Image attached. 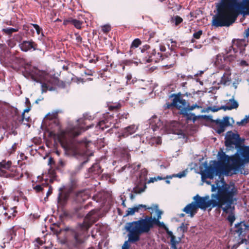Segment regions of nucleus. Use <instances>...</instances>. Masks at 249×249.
<instances>
[{
  "label": "nucleus",
  "mask_w": 249,
  "mask_h": 249,
  "mask_svg": "<svg viewBox=\"0 0 249 249\" xmlns=\"http://www.w3.org/2000/svg\"><path fill=\"white\" fill-rule=\"evenodd\" d=\"M17 148V143H14L13 144V145L12 146L11 148L9 149V152L10 154H12L16 151Z\"/></svg>",
  "instance_id": "55"
},
{
  "label": "nucleus",
  "mask_w": 249,
  "mask_h": 249,
  "mask_svg": "<svg viewBox=\"0 0 249 249\" xmlns=\"http://www.w3.org/2000/svg\"><path fill=\"white\" fill-rule=\"evenodd\" d=\"M226 56H224L222 54H218L216 56L215 61V64L217 66H220L222 67L224 66L225 65L227 64L226 60Z\"/></svg>",
  "instance_id": "30"
},
{
  "label": "nucleus",
  "mask_w": 249,
  "mask_h": 249,
  "mask_svg": "<svg viewBox=\"0 0 249 249\" xmlns=\"http://www.w3.org/2000/svg\"><path fill=\"white\" fill-rule=\"evenodd\" d=\"M215 6L216 13L212 20L215 27H229L239 15H249V0H220Z\"/></svg>",
  "instance_id": "1"
},
{
  "label": "nucleus",
  "mask_w": 249,
  "mask_h": 249,
  "mask_svg": "<svg viewBox=\"0 0 249 249\" xmlns=\"http://www.w3.org/2000/svg\"><path fill=\"white\" fill-rule=\"evenodd\" d=\"M74 18H69L68 19H65L63 21V25H67L69 24H72Z\"/></svg>",
  "instance_id": "52"
},
{
  "label": "nucleus",
  "mask_w": 249,
  "mask_h": 249,
  "mask_svg": "<svg viewBox=\"0 0 249 249\" xmlns=\"http://www.w3.org/2000/svg\"><path fill=\"white\" fill-rule=\"evenodd\" d=\"M195 201L188 204L183 209V211L189 215L191 217L197 213L198 208L206 210L210 208L209 205L205 202V198H201L198 195H196L193 198Z\"/></svg>",
  "instance_id": "7"
},
{
  "label": "nucleus",
  "mask_w": 249,
  "mask_h": 249,
  "mask_svg": "<svg viewBox=\"0 0 249 249\" xmlns=\"http://www.w3.org/2000/svg\"><path fill=\"white\" fill-rule=\"evenodd\" d=\"M226 60L227 64L229 63L234 61L235 60V59L236 58V57L233 55H229L226 56Z\"/></svg>",
  "instance_id": "49"
},
{
  "label": "nucleus",
  "mask_w": 249,
  "mask_h": 249,
  "mask_svg": "<svg viewBox=\"0 0 249 249\" xmlns=\"http://www.w3.org/2000/svg\"><path fill=\"white\" fill-rule=\"evenodd\" d=\"M234 204V202L231 205V208L227 210V212H223L226 213H229V215L228 216L227 219L230 222V226H231L233 224V223L235 220V217L234 213V211L235 210V207L233 206Z\"/></svg>",
  "instance_id": "22"
},
{
  "label": "nucleus",
  "mask_w": 249,
  "mask_h": 249,
  "mask_svg": "<svg viewBox=\"0 0 249 249\" xmlns=\"http://www.w3.org/2000/svg\"><path fill=\"white\" fill-rule=\"evenodd\" d=\"M104 119L100 121L96 125V127L104 130L105 128L109 127L113 122V117L107 113L105 115Z\"/></svg>",
  "instance_id": "14"
},
{
  "label": "nucleus",
  "mask_w": 249,
  "mask_h": 249,
  "mask_svg": "<svg viewBox=\"0 0 249 249\" xmlns=\"http://www.w3.org/2000/svg\"><path fill=\"white\" fill-rule=\"evenodd\" d=\"M19 46L21 50L24 52L31 51L32 50L33 51L38 50L37 44L32 39L23 41L19 44Z\"/></svg>",
  "instance_id": "15"
},
{
  "label": "nucleus",
  "mask_w": 249,
  "mask_h": 249,
  "mask_svg": "<svg viewBox=\"0 0 249 249\" xmlns=\"http://www.w3.org/2000/svg\"><path fill=\"white\" fill-rule=\"evenodd\" d=\"M142 43L141 40L139 38L135 39L132 42L131 45V49L138 47Z\"/></svg>",
  "instance_id": "42"
},
{
  "label": "nucleus",
  "mask_w": 249,
  "mask_h": 249,
  "mask_svg": "<svg viewBox=\"0 0 249 249\" xmlns=\"http://www.w3.org/2000/svg\"><path fill=\"white\" fill-rule=\"evenodd\" d=\"M83 23L84 22L83 21L74 19L72 25H73L76 29H81Z\"/></svg>",
  "instance_id": "38"
},
{
  "label": "nucleus",
  "mask_w": 249,
  "mask_h": 249,
  "mask_svg": "<svg viewBox=\"0 0 249 249\" xmlns=\"http://www.w3.org/2000/svg\"><path fill=\"white\" fill-rule=\"evenodd\" d=\"M225 144L226 146L235 145L238 146L241 143V140L239 135L237 133H234L231 131L227 132L226 136Z\"/></svg>",
  "instance_id": "10"
},
{
  "label": "nucleus",
  "mask_w": 249,
  "mask_h": 249,
  "mask_svg": "<svg viewBox=\"0 0 249 249\" xmlns=\"http://www.w3.org/2000/svg\"><path fill=\"white\" fill-rule=\"evenodd\" d=\"M57 113L54 112L52 114L48 113L46 117L47 119H49L51 121V124H53L54 125L57 127L58 129L60 128V122L57 118Z\"/></svg>",
  "instance_id": "21"
},
{
  "label": "nucleus",
  "mask_w": 249,
  "mask_h": 249,
  "mask_svg": "<svg viewBox=\"0 0 249 249\" xmlns=\"http://www.w3.org/2000/svg\"><path fill=\"white\" fill-rule=\"evenodd\" d=\"M128 237L129 238V236H128ZM128 242H130L129 241V239L128 241H126L124 242V244H123L122 246V249H129L130 248V245L128 244Z\"/></svg>",
  "instance_id": "59"
},
{
  "label": "nucleus",
  "mask_w": 249,
  "mask_h": 249,
  "mask_svg": "<svg viewBox=\"0 0 249 249\" xmlns=\"http://www.w3.org/2000/svg\"><path fill=\"white\" fill-rule=\"evenodd\" d=\"M30 107H28L25 109H24V111L22 113L21 115H16L15 118L16 123L20 124H23V122H24L25 113L29 112L30 110Z\"/></svg>",
  "instance_id": "32"
},
{
  "label": "nucleus",
  "mask_w": 249,
  "mask_h": 249,
  "mask_svg": "<svg viewBox=\"0 0 249 249\" xmlns=\"http://www.w3.org/2000/svg\"><path fill=\"white\" fill-rule=\"evenodd\" d=\"M170 22L175 26H178L183 22V19L179 16H173L170 18Z\"/></svg>",
  "instance_id": "33"
},
{
  "label": "nucleus",
  "mask_w": 249,
  "mask_h": 249,
  "mask_svg": "<svg viewBox=\"0 0 249 249\" xmlns=\"http://www.w3.org/2000/svg\"><path fill=\"white\" fill-rule=\"evenodd\" d=\"M132 208L134 213L135 212H138L139 210H140L141 208H144L145 210L152 209V207H147V206L143 204H140L138 206L134 207Z\"/></svg>",
  "instance_id": "40"
},
{
  "label": "nucleus",
  "mask_w": 249,
  "mask_h": 249,
  "mask_svg": "<svg viewBox=\"0 0 249 249\" xmlns=\"http://www.w3.org/2000/svg\"><path fill=\"white\" fill-rule=\"evenodd\" d=\"M231 79L230 76L227 73H224L223 75L222 76L220 80V83L223 85H226L228 82L230 81Z\"/></svg>",
  "instance_id": "39"
},
{
  "label": "nucleus",
  "mask_w": 249,
  "mask_h": 249,
  "mask_svg": "<svg viewBox=\"0 0 249 249\" xmlns=\"http://www.w3.org/2000/svg\"><path fill=\"white\" fill-rule=\"evenodd\" d=\"M134 214L133 210L132 208H129L126 212V214L124 216H127L130 215H133Z\"/></svg>",
  "instance_id": "57"
},
{
  "label": "nucleus",
  "mask_w": 249,
  "mask_h": 249,
  "mask_svg": "<svg viewBox=\"0 0 249 249\" xmlns=\"http://www.w3.org/2000/svg\"><path fill=\"white\" fill-rule=\"evenodd\" d=\"M150 123L154 131H156L162 125L160 120L157 117H154L152 119H151Z\"/></svg>",
  "instance_id": "28"
},
{
  "label": "nucleus",
  "mask_w": 249,
  "mask_h": 249,
  "mask_svg": "<svg viewBox=\"0 0 249 249\" xmlns=\"http://www.w3.org/2000/svg\"><path fill=\"white\" fill-rule=\"evenodd\" d=\"M66 162L62 160H59L58 164L56 165V169L59 171L61 172L63 168L65 166Z\"/></svg>",
  "instance_id": "41"
},
{
  "label": "nucleus",
  "mask_w": 249,
  "mask_h": 249,
  "mask_svg": "<svg viewBox=\"0 0 249 249\" xmlns=\"http://www.w3.org/2000/svg\"><path fill=\"white\" fill-rule=\"evenodd\" d=\"M76 37V40L77 42L79 43H81L82 41V38L80 36L78 35L77 34H75Z\"/></svg>",
  "instance_id": "61"
},
{
  "label": "nucleus",
  "mask_w": 249,
  "mask_h": 249,
  "mask_svg": "<svg viewBox=\"0 0 249 249\" xmlns=\"http://www.w3.org/2000/svg\"><path fill=\"white\" fill-rule=\"evenodd\" d=\"M213 122L217 125L216 131L219 134L225 131L226 127L230 125L229 118L228 116L224 117L223 120L217 119Z\"/></svg>",
  "instance_id": "12"
},
{
  "label": "nucleus",
  "mask_w": 249,
  "mask_h": 249,
  "mask_svg": "<svg viewBox=\"0 0 249 249\" xmlns=\"http://www.w3.org/2000/svg\"><path fill=\"white\" fill-rule=\"evenodd\" d=\"M60 223H54L53 226L51 227V230L57 235H59L62 231L60 228Z\"/></svg>",
  "instance_id": "34"
},
{
  "label": "nucleus",
  "mask_w": 249,
  "mask_h": 249,
  "mask_svg": "<svg viewBox=\"0 0 249 249\" xmlns=\"http://www.w3.org/2000/svg\"><path fill=\"white\" fill-rule=\"evenodd\" d=\"M31 24L36 29L37 35H39L40 34V33L42 32V28H40L38 25H37L36 24H33V23H31Z\"/></svg>",
  "instance_id": "47"
},
{
  "label": "nucleus",
  "mask_w": 249,
  "mask_h": 249,
  "mask_svg": "<svg viewBox=\"0 0 249 249\" xmlns=\"http://www.w3.org/2000/svg\"><path fill=\"white\" fill-rule=\"evenodd\" d=\"M34 189L36 191V192H40L43 189L42 185H36L34 187Z\"/></svg>",
  "instance_id": "58"
},
{
  "label": "nucleus",
  "mask_w": 249,
  "mask_h": 249,
  "mask_svg": "<svg viewBox=\"0 0 249 249\" xmlns=\"http://www.w3.org/2000/svg\"><path fill=\"white\" fill-rule=\"evenodd\" d=\"M156 181H157L156 178H151L148 181V183L154 182Z\"/></svg>",
  "instance_id": "64"
},
{
  "label": "nucleus",
  "mask_w": 249,
  "mask_h": 249,
  "mask_svg": "<svg viewBox=\"0 0 249 249\" xmlns=\"http://www.w3.org/2000/svg\"><path fill=\"white\" fill-rule=\"evenodd\" d=\"M117 150L118 151H120L122 154H124V155L127 154V153H128L127 148L126 147L117 148Z\"/></svg>",
  "instance_id": "53"
},
{
  "label": "nucleus",
  "mask_w": 249,
  "mask_h": 249,
  "mask_svg": "<svg viewBox=\"0 0 249 249\" xmlns=\"http://www.w3.org/2000/svg\"><path fill=\"white\" fill-rule=\"evenodd\" d=\"M171 97H174L173 101L171 103H166L164 105V108L165 109H170L173 107L180 110L182 107H184L186 105V103L185 100L182 99L179 94H173L171 95Z\"/></svg>",
  "instance_id": "8"
},
{
  "label": "nucleus",
  "mask_w": 249,
  "mask_h": 249,
  "mask_svg": "<svg viewBox=\"0 0 249 249\" xmlns=\"http://www.w3.org/2000/svg\"><path fill=\"white\" fill-rule=\"evenodd\" d=\"M102 30L104 33L107 34L111 30V27L109 25H105L102 27Z\"/></svg>",
  "instance_id": "46"
},
{
  "label": "nucleus",
  "mask_w": 249,
  "mask_h": 249,
  "mask_svg": "<svg viewBox=\"0 0 249 249\" xmlns=\"http://www.w3.org/2000/svg\"><path fill=\"white\" fill-rule=\"evenodd\" d=\"M157 225L163 228L166 233L169 231L168 228L163 222H160L156 217L146 215L144 218H140L137 221L127 222L125 226V229L128 232L129 241L134 243L140 240L142 234L148 233L151 229Z\"/></svg>",
  "instance_id": "3"
},
{
  "label": "nucleus",
  "mask_w": 249,
  "mask_h": 249,
  "mask_svg": "<svg viewBox=\"0 0 249 249\" xmlns=\"http://www.w3.org/2000/svg\"><path fill=\"white\" fill-rule=\"evenodd\" d=\"M121 107V105L120 103H118L116 105H110L108 107V109L110 111H113L115 110H117L120 108Z\"/></svg>",
  "instance_id": "45"
},
{
  "label": "nucleus",
  "mask_w": 249,
  "mask_h": 249,
  "mask_svg": "<svg viewBox=\"0 0 249 249\" xmlns=\"http://www.w3.org/2000/svg\"><path fill=\"white\" fill-rule=\"evenodd\" d=\"M18 28H6L3 29L2 31L7 35H11L13 33L18 32Z\"/></svg>",
  "instance_id": "37"
},
{
  "label": "nucleus",
  "mask_w": 249,
  "mask_h": 249,
  "mask_svg": "<svg viewBox=\"0 0 249 249\" xmlns=\"http://www.w3.org/2000/svg\"><path fill=\"white\" fill-rule=\"evenodd\" d=\"M97 212V211L95 210H92L91 211H90L86 216L85 217V220H87L88 221H89V222H86V221H84V223H83V225H84V226L87 228V229H88L89 228L91 224L90 223V221H92V216L95 214Z\"/></svg>",
  "instance_id": "27"
},
{
  "label": "nucleus",
  "mask_w": 249,
  "mask_h": 249,
  "mask_svg": "<svg viewBox=\"0 0 249 249\" xmlns=\"http://www.w3.org/2000/svg\"><path fill=\"white\" fill-rule=\"evenodd\" d=\"M137 128V127L134 124L130 125L124 128L118 136L119 141H120L122 138H126L129 135L134 134L136 131Z\"/></svg>",
  "instance_id": "17"
},
{
  "label": "nucleus",
  "mask_w": 249,
  "mask_h": 249,
  "mask_svg": "<svg viewBox=\"0 0 249 249\" xmlns=\"http://www.w3.org/2000/svg\"><path fill=\"white\" fill-rule=\"evenodd\" d=\"M74 18H69L68 19H65L63 21V25H67L69 24H72Z\"/></svg>",
  "instance_id": "51"
},
{
  "label": "nucleus",
  "mask_w": 249,
  "mask_h": 249,
  "mask_svg": "<svg viewBox=\"0 0 249 249\" xmlns=\"http://www.w3.org/2000/svg\"><path fill=\"white\" fill-rule=\"evenodd\" d=\"M167 234L171 238L170 243L172 248L173 249H177V245L180 242L181 239L180 238L177 239L176 237L170 231H167Z\"/></svg>",
  "instance_id": "24"
},
{
  "label": "nucleus",
  "mask_w": 249,
  "mask_h": 249,
  "mask_svg": "<svg viewBox=\"0 0 249 249\" xmlns=\"http://www.w3.org/2000/svg\"><path fill=\"white\" fill-rule=\"evenodd\" d=\"M165 60L163 61V67H164L166 69H170L172 68L176 63V57L174 55H170L169 57L163 58Z\"/></svg>",
  "instance_id": "23"
},
{
  "label": "nucleus",
  "mask_w": 249,
  "mask_h": 249,
  "mask_svg": "<svg viewBox=\"0 0 249 249\" xmlns=\"http://www.w3.org/2000/svg\"><path fill=\"white\" fill-rule=\"evenodd\" d=\"M249 228V225L245 221H241L235 224L233 232L234 234H237L238 236H240L243 232L248 230Z\"/></svg>",
  "instance_id": "18"
},
{
  "label": "nucleus",
  "mask_w": 249,
  "mask_h": 249,
  "mask_svg": "<svg viewBox=\"0 0 249 249\" xmlns=\"http://www.w3.org/2000/svg\"><path fill=\"white\" fill-rule=\"evenodd\" d=\"M146 53L147 54L145 57V60L147 62L157 63L160 60H165L162 58V55L161 52L159 51V50H156V49H153L147 52Z\"/></svg>",
  "instance_id": "9"
},
{
  "label": "nucleus",
  "mask_w": 249,
  "mask_h": 249,
  "mask_svg": "<svg viewBox=\"0 0 249 249\" xmlns=\"http://www.w3.org/2000/svg\"><path fill=\"white\" fill-rule=\"evenodd\" d=\"M89 197V191L87 190H82L77 191L75 194V200L79 203H82Z\"/></svg>",
  "instance_id": "19"
},
{
  "label": "nucleus",
  "mask_w": 249,
  "mask_h": 249,
  "mask_svg": "<svg viewBox=\"0 0 249 249\" xmlns=\"http://www.w3.org/2000/svg\"><path fill=\"white\" fill-rule=\"evenodd\" d=\"M248 119H249V117L246 116V117L245 118L243 119L240 123H238V124H242V125H243L245 124H246L248 123Z\"/></svg>",
  "instance_id": "62"
},
{
  "label": "nucleus",
  "mask_w": 249,
  "mask_h": 249,
  "mask_svg": "<svg viewBox=\"0 0 249 249\" xmlns=\"http://www.w3.org/2000/svg\"><path fill=\"white\" fill-rule=\"evenodd\" d=\"M149 48L150 46L148 45H145L143 46L142 48L141 49V52L142 53H144L145 51H147Z\"/></svg>",
  "instance_id": "63"
},
{
  "label": "nucleus",
  "mask_w": 249,
  "mask_h": 249,
  "mask_svg": "<svg viewBox=\"0 0 249 249\" xmlns=\"http://www.w3.org/2000/svg\"><path fill=\"white\" fill-rule=\"evenodd\" d=\"M241 155L246 162L249 161V148L246 147L242 150Z\"/></svg>",
  "instance_id": "35"
},
{
  "label": "nucleus",
  "mask_w": 249,
  "mask_h": 249,
  "mask_svg": "<svg viewBox=\"0 0 249 249\" xmlns=\"http://www.w3.org/2000/svg\"><path fill=\"white\" fill-rule=\"evenodd\" d=\"M146 188V183H144L143 184L142 183H139L137 185H136L135 187L133 188L132 192L135 194H140L143 192H144Z\"/></svg>",
  "instance_id": "31"
},
{
  "label": "nucleus",
  "mask_w": 249,
  "mask_h": 249,
  "mask_svg": "<svg viewBox=\"0 0 249 249\" xmlns=\"http://www.w3.org/2000/svg\"><path fill=\"white\" fill-rule=\"evenodd\" d=\"M48 165L50 167H55L56 164L54 159L52 157H50L48 160Z\"/></svg>",
  "instance_id": "50"
},
{
  "label": "nucleus",
  "mask_w": 249,
  "mask_h": 249,
  "mask_svg": "<svg viewBox=\"0 0 249 249\" xmlns=\"http://www.w3.org/2000/svg\"><path fill=\"white\" fill-rule=\"evenodd\" d=\"M185 106L184 107H182L180 110H181V109H186V111L188 112V111H192L195 108H201V107L200 106L197 105L196 103L191 106L188 105L186 107Z\"/></svg>",
  "instance_id": "36"
},
{
  "label": "nucleus",
  "mask_w": 249,
  "mask_h": 249,
  "mask_svg": "<svg viewBox=\"0 0 249 249\" xmlns=\"http://www.w3.org/2000/svg\"><path fill=\"white\" fill-rule=\"evenodd\" d=\"M91 127L92 126L90 125L85 128L80 124H78L73 127L68 128L65 130L61 131L58 135L57 139L58 142L63 147L66 148L68 145V140L67 138V135L73 137H77L80 135L82 132L85 131Z\"/></svg>",
  "instance_id": "6"
},
{
  "label": "nucleus",
  "mask_w": 249,
  "mask_h": 249,
  "mask_svg": "<svg viewBox=\"0 0 249 249\" xmlns=\"http://www.w3.org/2000/svg\"><path fill=\"white\" fill-rule=\"evenodd\" d=\"M232 164L229 165L227 167V173L226 175H228L230 172L233 169L234 170H238L242 165L245 163V161L244 160L242 159L239 156H236L232 159Z\"/></svg>",
  "instance_id": "11"
},
{
  "label": "nucleus",
  "mask_w": 249,
  "mask_h": 249,
  "mask_svg": "<svg viewBox=\"0 0 249 249\" xmlns=\"http://www.w3.org/2000/svg\"><path fill=\"white\" fill-rule=\"evenodd\" d=\"M70 244L72 247H77L78 245L83 243L84 241L80 233L74 232L73 234V239L70 241Z\"/></svg>",
  "instance_id": "20"
},
{
  "label": "nucleus",
  "mask_w": 249,
  "mask_h": 249,
  "mask_svg": "<svg viewBox=\"0 0 249 249\" xmlns=\"http://www.w3.org/2000/svg\"><path fill=\"white\" fill-rule=\"evenodd\" d=\"M27 73L33 80L41 83L42 92L54 90L56 86L61 88L66 86L65 83L57 77L51 76L46 71L40 70L35 67L30 66Z\"/></svg>",
  "instance_id": "4"
},
{
  "label": "nucleus",
  "mask_w": 249,
  "mask_h": 249,
  "mask_svg": "<svg viewBox=\"0 0 249 249\" xmlns=\"http://www.w3.org/2000/svg\"><path fill=\"white\" fill-rule=\"evenodd\" d=\"M216 193L211 194V199L209 196L201 198H205V202L209 205L211 211L212 208L216 207L218 209H222L223 212H226L227 210L231 208V205L233 202L236 201L234 196L236 195L237 190L234 186H231L229 184L223 182L222 185H218V182L216 184H212L211 191Z\"/></svg>",
  "instance_id": "2"
},
{
  "label": "nucleus",
  "mask_w": 249,
  "mask_h": 249,
  "mask_svg": "<svg viewBox=\"0 0 249 249\" xmlns=\"http://www.w3.org/2000/svg\"><path fill=\"white\" fill-rule=\"evenodd\" d=\"M12 164L10 160H3L0 162V177L5 178L7 176L8 171H9Z\"/></svg>",
  "instance_id": "16"
},
{
  "label": "nucleus",
  "mask_w": 249,
  "mask_h": 249,
  "mask_svg": "<svg viewBox=\"0 0 249 249\" xmlns=\"http://www.w3.org/2000/svg\"><path fill=\"white\" fill-rule=\"evenodd\" d=\"M229 102L231 103V106H222L219 107L220 109H223L226 111L227 110H231L232 109L237 108L238 107V103L233 98L229 100Z\"/></svg>",
  "instance_id": "29"
},
{
  "label": "nucleus",
  "mask_w": 249,
  "mask_h": 249,
  "mask_svg": "<svg viewBox=\"0 0 249 249\" xmlns=\"http://www.w3.org/2000/svg\"><path fill=\"white\" fill-rule=\"evenodd\" d=\"M153 208L155 209L156 213H157V216L156 219L160 220L161 219V215L162 214V212L158 209V205L157 204L153 205Z\"/></svg>",
  "instance_id": "43"
},
{
  "label": "nucleus",
  "mask_w": 249,
  "mask_h": 249,
  "mask_svg": "<svg viewBox=\"0 0 249 249\" xmlns=\"http://www.w3.org/2000/svg\"><path fill=\"white\" fill-rule=\"evenodd\" d=\"M31 121V119L30 117H25V116H24V122H23V123H24V124H26L28 127H30V124L28 123L30 122Z\"/></svg>",
  "instance_id": "54"
},
{
  "label": "nucleus",
  "mask_w": 249,
  "mask_h": 249,
  "mask_svg": "<svg viewBox=\"0 0 249 249\" xmlns=\"http://www.w3.org/2000/svg\"><path fill=\"white\" fill-rule=\"evenodd\" d=\"M7 173V176L5 178H11L15 180H19L23 177L22 169L19 166H12Z\"/></svg>",
  "instance_id": "13"
},
{
  "label": "nucleus",
  "mask_w": 249,
  "mask_h": 249,
  "mask_svg": "<svg viewBox=\"0 0 249 249\" xmlns=\"http://www.w3.org/2000/svg\"><path fill=\"white\" fill-rule=\"evenodd\" d=\"M203 34V31L202 30H199L197 32H196L194 33L193 37L194 38L198 39L200 38L201 36Z\"/></svg>",
  "instance_id": "48"
},
{
  "label": "nucleus",
  "mask_w": 249,
  "mask_h": 249,
  "mask_svg": "<svg viewBox=\"0 0 249 249\" xmlns=\"http://www.w3.org/2000/svg\"><path fill=\"white\" fill-rule=\"evenodd\" d=\"M180 113L185 117L187 120H192L194 123L198 118L201 117V116H196L194 113H188L186 111V109H181Z\"/></svg>",
  "instance_id": "25"
},
{
  "label": "nucleus",
  "mask_w": 249,
  "mask_h": 249,
  "mask_svg": "<svg viewBox=\"0 0 249 249\" xmlns=\"http://www.w3.org/2000/svg\"><path fill=\"white\" fill-rule=\"evenodd\" d=\"M56 169L55 167H50L48 170V174L52 178H55L56 177Z\"/></svg>",
  "instance_id": "44"
},
{
  "label": "nucleus",
  "mask_w": 249,
  "mask_h": 249,
  "mask_svg": "<svg viewBox=\"0 0 249 249\" xmlns=\"http://www.w3.org/2000/svg\"><path fill=\"white\" fill-rule=\"evenodd\" d=\"M128 116L129 114L128 113H124L121 115L120 114L119 117V121L120 122V120L124 118L127 119Z\"/></svg>",
  "instance_id": "60"
},
{
  "label": "nucleus",
  "mask_w": 249,
  "mask_h": 249,
  "mask_svg": "<svg viewBox=\"0 0 249 249\" xmlns=\"http://www.w3.org/2000/svg\"><path fill=\"white\" fill-rule=\"evenodd\" d=\"M15 61L16 63H18L19 65L22 66L24 59H23V58L16 57L15 59Z\"/></svg>",
  "instance_id": "56"
},
{
  "label": "nucleus",
  "mask_w": 249,
  "mask_h": 249,
  "mask_svg": "<svg viewBox=\"0 0 249 249\" xmlns=\"http://www.w3.org/2000/svg\"><path fill=\"white\" fill-rule=\"evenodd\" d=\"M68 198L69 195L68 194L62 192L59 193L57 197L58 204L62 206H65L67 202Z\"/></svg>",
  "instance_id": "26"
},
{
  "label": "nucleus",
  "mask_w": 249,
  "mask_h": 249,
  "mask_svg": "<svg viewBox=\"0 0 249 249\" xmlns=\"http://www.w3.org/2000/svg\"><path fill=\"white\" fill-rule=\"evenodd\" d=\"M218 160H211L209 166L206 167L205 171L201 174L202 179H213L215 176H220L227 173V166H229V157L224 152L218 153Z\"/></svg>",
  "instance_id": "5"
}]
</instances>
